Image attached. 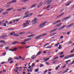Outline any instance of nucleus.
<instances>
[{
	"label": "nucleus",
	"instance_id": "nucleus-1",
	"mask_svg": "<svg viewBox=\"0 0 74 74\" xmlns=\"http://www.w3.org/2000/svg\"><path fill=\"white\" fill-rule=\"evenodd\" d=\"M38 21V18L36 17L34 18V19L31 21L32 22H34V23H32V25H34L38 23V21Z\"/></svg>",
	"mask_w": 74,
	"mask_h": 74
},
{
	"label": "nucleus",
	"instance_id": "nucleus-2",
	"mask_svg": "<svg viewBox=\"0 0 74 74\" xmlns=\"http://www.w3.org/2000/svg\"><path fill=\"white\" fill-rule=\"evenodd\" d=\"M74 54H72L70 56H67L64 57V59H68V58H73V57H74Z\"/></svg>",
	"mask_w": 74,
	"mask_h": 74
},
{
	"label": "nucleus",
	"instance_id": "nucleus-3",
	"mask_svg": "<svg viewBox=\"0 0 74 74\" xmlns=\"http://www.w3.org/2000/svg\"><path fill=\"white\" fill-rule=\"evenodd\" d=\"M47 34V33H45V34H44L41 35L40 36H38L35 38V39H37L38 38H40V37H42V36H46Z\"/></svg>",
	"mask_w": 74,
	"mask_h": 74
},
{
	"label": "nucleus",
	"instance_id": "nucleus-4",
	"mask_svg": "<svg viewBox=\"0 0 74 74\" xmlns=\"http://www.w3.org/2000/svg\"><path fill=\"white\" fill-rule=\"evenodd\" d=\"M33 14V13H31L29 14L28 15H26L25 16L23 17V19H24V18H27L28 17H30Z\"/></svg>",
	"mask_w": 74,
	"mask_h": 74
},
{
	"label": "nucleus",
	"instance_id": "nucleus-5",
	"mask_svg": "<svg viewBox=\"0 0 74 74\" xmlns=\"http://www.w3.org/2000/svg\"><path fill=\"white\" fill-rule=\"evenodd\" d=\"M71 16L70 15L67 17H66L64 18H63L62 20V21H65V20H66V19H69L71 18Z\"/></svg>",
	"mask_w": 74,
	"mask_h": 74
},
{
	"label": "nucleus",
	"instance_id": "nucleus-6",
	"mask_svg": "<svg viewBox=\"0 0 74 74\" xmlns=\"http://www.w3.org/2000/svg\"><path fill=\"white\" fill-rule=\"evenodd\" d=\"M47 22H48V21H46L40 24L39 25V26L40 27H40H41L42 26H45V23H47Z\"/></svg>",
	"mask_w": 74,
	"mask_h": 74
},
{
	"label": "nucleus",
	"instance_id": "nucleus-7",
	"mask_svg": "<svg viewBox=\"0 0 74 74\" xmlns=\"http://www.w3.org/2000/svg\"><path fill=\"white\" fill-rule=\"evenodd\" d=\"M72 2H73V1H69L68 2V3L67 4H66L65 5V6H68V5H69L71 3H72Z\"/></svg>",
	"mask_w": 74,
	"mask_h": 74
},
{
	"label": "nucleus",
	"instance_id": "nucleus-8",
	"mask_svg": "<svg viewBox=\"0 0 74 74\" xmlns=\"http://www.w3.org/2000/svg\"><path fill=\"white\" fill-rule=\"evenodd\" d=\"M52 2V0H48L46 1V3H47V5H48L49 4Z\"/></svg>",
	"mask_w": 74,
	"mask_h": 74
},
{
	"label": "nucleus",
	"instance_id": "nucleus-9",
	"mask_svg": "<svg viewBox=\"0 0 74 74\" xmlns=\"http://www.w3.org/2000/svg\"><path fill=\"white\" fill-rule=\"evenodd\" d=\"M36 5H37L36 4H34L32 5L31 6H30V8H34V7H36Z\"/></svg>",
	"mask_w": 74,
	"mask_h": 74
},
{
	"label": "nucleus",
	"instance_id": "nucleus-10",
	"mask_svg": "<svg viewBox=\"0 0 74 74\" xmlns=\"http://www.w3.org/2000/svg\"><path fill=\"white\" fill-rule=\"evenodd\" d=\"M74 24V23H72L71 24L67 26V28H69V27H71V26H73Z\"/></svg>",
	"mask_w": 74,
	"mask_h": 74
},
{
	"label": "nucleus",
	"instance_id": "nucleus-11",
	"mask_svg": "<svg viewBox=\"0 0 74 74\" xmlns=\"http://www.w3.org/2000/svg\"><path fill=\"white\" fill-rule=\"evenodd\" d=\"M31 40H32V38H27L26 39L24 40V41H25V42H26V41H29Z\"/></svg>",
	"mask_w": 74,
	"mask_h": 74
},
{
	"label": "nucleus",
	"instance_id": "nucleus-12",
	"mask_svg": "<svg viewBox=\"0 0 74 74\" xmlns=\"http://www.w3.org/2000/svg\"><path fill=\"white\" fill-rule=\"evenodd\" d=\"M41 52H42V51H39L37 53V54L36 55V56H38V55H39L41 53Z\"/></svg>",
	"mask_w": 74,
	"mask_h": 74
},
{
	"label": "nucleus",
	"instance_id": "nucleus-13",
	"mask_svg": "<svg viewBox=\"0 0 74 74\" xmlns=\"http://www.w3.org/2000/svg\"><path fill=\"white\" fill-rule=\"evenodd\" d=\"M63 14H64V13H62V14H60L57 17V18H59V17L62 16V15H63Z\"/></svg>",
	"mask_w": 74,
	"mask_h": 74
},
{
	"label": "nucleus",
	"instance_id": "nucleus-14",
	"mask_svg": "<svg viewBox=\"0 0 74 74\" xmlns=\"http://www.w3.org/2000/svg\"><path fill=\"white\" fill-rule=\"evenodd\" d=\"M13 10V8H10L9 9H8L6 10V11H10L11 10Z\"/></svg>",
	"mask_w": 74,
	"mask_h": 74
},
{
	"label": "nucleus",
	"instance_id": "nucleus-15",
	"mask_svg": "<svg viewBox=\"0 0 74 74\" xmlns=\"http://www.w3.org/2000/svg\"><path fill=\"white\" fill-rule=\"evenodd\" d=\"M52 45H51V46L49 45V46H47L46 47V48L47 49L49 48V49H50L51 48H52Z\"/></svg>",
	"mask_w": 74,
	"mask_h": 74
},
{
	"label": "nucleus",
	"instance_id": "nucleus-16",
	"mask_svg": "<svg viewBox=\"0 0 74 74\" xmlns=\"http://www.w3.org/2000/svg\"><path fill=\"white\" fill-rule=\"evenodd\" d=\"M11 1V3H12H12H16L17 2L16 0H13Z\"/></svg>",
	"mask_w": 74,
	"mask_h": 74
},
{
	"label": "nucleus",
	"instance_id": "nucleus-17",
	"mask_svg": "<svg viewBox=\"0 0 74 74\" xmlns=\"http://www.w3.org/2000/svg\"><path fill=\"white\" fill-rule=\"evenodd\" d=\"M62 25V23H59L58 24H57L56 25V27H59V26H60Z\"/></svg>",
	"mask_w": 74,
	"mask_h": 74
},
{
	"label": "nucleus",
	"instance_id": "nucleus-18",
	"mask_svg": "<svg viewBox=\"0 0 74 74\" xmlns=\"http://www.w3.org/2000/svg\"><path fill=\"white\" fill-rule=\"evenodd\" d=\"M43 60H45V62H47V60H49V58H47V59H46V58H44Z\"/></svg>",
	"mask_w": 74,
	"mask_h": 74
},
{
	"label": "nucleus",
	"instance_id": "nucleus-19",
	"mask_svg": "<svg viewBox=\"0 0 74 74\" xmlns=\"http://www.w3.org/2000/svg\"><path fill=\"white\" fill-rule=\"evenodd\" d=\"M30 22V21H25V22H26V23H27V25H29V23Z\"/></svg>",
	"mask_w": 74,
	"mask_h": 74
},
{
	"label": "nucleus",
	"instance_id": "nucleus-20",
	"mask_svg": "<svg viewBox=\"0 0 74 74\" xmlns=\"http://www.w3.org/2000/svg\"><path fill=\"white\" fill-rule=\"evenodd\" d=\"M3 9L1 8H0V14L2 13V12H3Z\"/></svg>",
	"mask_w": 74,
	"mask_h": 74
},
{
	"label": "nucleus",
	"instance_id": "nucleus-21",
	"mask_svg": "<svg viewBox=\"0 0 74 74\" xmlns=\"http://www.w3.org/2000/svg\"><path fill=\"white\" fill-rule=\"evenodd\" d=\"M25 32H19L18 33L19 34H20V35H21V34H24Z\"/></svg>",
	"mask_w": 74,
	"mask_h": 74
},
{
	"label": "nucleus",
	"instance_id": "nucleus-22",
	"mask_svg": "<svg viewBox=\"0 0 74 74\" xmlns=\"http://www.w3.org/2000/svg\"><path fill=\"white\" fill-rule=\"evenodd\" d=\"M8 13V12H6L3 13L2 14L3 15H6V14H7Z\"/></svg>",
	"mask_w": 74,
	"mask_h": 74
},
{
	"label": "nucleus",
	"instance_id": "nucleus-23",
	"mask_svg": "<svg viewBox=\"0 0 74 74\" xmlns=\"http://www.w3.org/2000/svg\"><path fill=\"white\" fill-rule=\"evenodd\" d=\"M59 45V43L58 42L55 44V47H58V45Z\"/></svg>",
	"mask_w": 74,
	"mask_h": 74
},
{
	"label": "nucleus",
	"instance_id": "nucleus-24",
	"mask_svg": "<svg viewBox=\"0 0 74 74\" xmlns=\"http://www.w3.org/2000/svg\"><path fill=\"white\" fill-rule=\"evenodd\" d=\"M17 50V49H16V47H14V49L13 50H11L12 51H16Z\"/></svg>",
	"mask_w": 74,
	"mask_h": 74
},
{
	"label": "nucleus",
	"instance_id": "nucleus-25",
	"mask_svg": "<svg viewBox=\"0 0 74 74\" xmlns=\"http://www.w3.org/2000/svg\"><path fill=\"white\" fill-rule=\"evenodd\" d=\"M18 42L17 41H15L12 42V45H14V44H16Z\"/></svg>",
	"mask_w": 74,
	"mask_h": 74
},
{
	"label": "nucleus",
	"instance_id": "nucleus-26",
	"mask_svg": "<svg viewBox=\"0 0 74 74\" xmlns=\"http://www.w3.org/2000/svg\"><path fill=\"white\" fill-rule=\"evenodd\" d=\"M29 11H27L25 13V15H27L29 13Z\"/></svg>",
	"mask_w": 74,
	"mask_h": 74
},
{
	"label": "nucleus",
	"instance_id": "nucleus-27",
	"mask_svg": "<svg viewBox=\"0 0 74 74\" xmlns=\"http://www.w3.org/2000/svg\"><path fill=\"white\" fill-rule=\"evenodd\" d=\"M4 22V20H2V21H1L0 22V23H1V25H2V24H3V23Z\"/></svg>",
	"mask_w": 74,
	"mask_h": 74
},
{
	"label": "nucleus",
	"instance_id": "nucleus-28",
	"mask_svg": "<svg viewBox=\"0 0 74 74\" xmlns=\"http://www.w3.org/2000/svg\"><path fill=\"white\" fill-rule=\"evenodd\" d=\"M36 58V56H33L31 57L32 59H34V58Z\"/></svg>",
	"mask_w": 74,
	"mask_h": 74
},
{
	"label": "nucleus",
	"instance_id": "nucleus-29",
	"mask_svg": "<svg viewBox=\"0 0 74 74\" xmlns=\"http://www.w3.org/2000/svg\"><path fill=\"white\" fill-rule=\"evenodd\" d=\"M28 68L29 69H30V70H32L33 69V67L31 66H29Z\"/></svg>",
	"mask_w": 74,
	"mask_h": 74
},
{
	"label": "nucleus",
	"instance_id": "nucleus-30",
	"mask_svg": "<svg viewBox=\"0 0 74 74\" xmlns=\"http://www.w3.org/2000/svg\"><path fill=\"white\" fill-rule=\"evenodd\" d=\"M5 35L0 36V38H5Z\"/></svg>",
	"mask_w": 74,
	"mask_h": 74
},
{
	"label": "nucleus",
	"instance_id": "nucleus-31",
	"mask_svg": "<svg viewBox=\"0 0 74 74\" xmlns=\"http://www.w3.org/2000/svg\"><path fill=\"white\" fill-rule=\"evenodd\" d=\"M1 43H5V41H4L3 40H1L0 41Z\"/></svg>",
	"mask_w": 74,
	"mask_h": 74
},
{
	"label": "nucleus",
	"instance_id": "nucleus-32",
	"mask_svg": "<svg viewBox=\"0 0 74 74\" xmlns=\"http://www.w3.org/2000/svg\"><path fill=\"white\" fill-rule=\"evenodd\" d=\"M14 58L15 59H16V60H19V58H18V57H14Z\"/></svg>",
	"mask_w": 74,
	"mask_h": 74
},
{
	"label": "nucleus",
	"instance_id": "nucleus-33",
	"mask_svg": "<svg viewBox=\"0 0 74 74\" xmlns=\"http://www.w3.org/2000/svg\"><path fill=\"white\" fill-rule=\"evenodd\" d=\"M31 36V37H34V36H36V35L34 34H33L30 35Z\"/></svg>",
	"mask_w": 74,
	"mask_h": 74
},
{
	"label": "nucleus",
	"instance_id": "nucleus-34",
	"mask_svg": "<svg viewBox=\"0 0 74 74\" xmlns=\"http://www.w3.org/2000/svg\"><path fill=\"white\" fill-rule=\"evenodd\" d=\"M21 1H29V0H21Z\"/></svg>",
	"mask_w": 74,
	"mask_h": 74
},
{
	"label": "nucleus",
	"instance_id": "nucleus-35",
	"mask_svg": "<svg viewBox=\"0 0 74 74\" xmlns=\"http://www.w3.org/2000/svg\"><path fill=\"white\" fill-rule=\"evenodd\" d=\"M17 11H22V10L21 9H17Z\"/></svg>",
	"mask_w": 74,
	"mask_h": 74
},
{
	"label": "nucleus",
	"instance_id": "nucleus-36",
	"mask_svg": "<svg viewBox=\"0 0 74 74\" xmlns=\"http://www.w3.org/2000/svg\"><path fill=\"white\" fill-rule=\"evenodd\" d=\"M13 34H15V32H13L10 33V35H13Z\"/></svg>",
	"mask_w": 74,
	"mask_h": 74
},
{
	"label": "nucleus",
	"instance_id": "nucleus-37",
	"mask_svg": "<svg viewBox=\"0 0 74 74\" xmlns=\"http://www.w3.org/2000/svg\"><path fill=\"white\" fill-rule=\"evenodd\" d=\"M14 30L13 28H9L8 29V30Z\"/></svg>",
	"mask_w": 74,
	"mask_h": 74
},
{
	"label": "nucleus",
	"instance_id": "nucleus-38",
	"mask_svg": "<svg viewBox=\"0 0 74 74\" xmlns=\"http://www.w3.org/2000/svg\"><path fill=\"white\" fill-rule=\"evenodd\" d=\"M58 60L55 61L54 62H53L52 63H56V62H58Z\"/></svg>",
	"mask_w": 74,
	"mask_h": 74
},
{
	"label": "nucleus",
	"instance_id": "nucleus-39",
	"mask_svg": "<svg viewBox=\"0 0 74 74\" xmlns=\"http://www.w3.org/2000/svg\"><path fill=\"white\" fill-rule=\"evenodd\" d=\"M35 72H38V71L39 69H35Z\"/></svg>",
	"mask_w": 74,
	"mask_h": 74
},
{
	"label": "nucleus",
	"instance_id": "nucleus-40",
	"mask_svg": "<svg viewBox=\"0 0 74 74\" xmlns=\"http://www.w3.org/2000/svg\"><path fill=\"white\" fill-rule=\"evenodd\" d=\"M63 29V27H61L59 28V29H58V30H61V29Z\"/></svg>",
	"mask_w": 74,
	"mask_h": 74
},
{
	"label": "nucleus",
	"instance_id": "nucleus-41",
	"mask_svg": "<svg viewBox=\"0 0 74 74\" xmlns=\"http://www.w3.org/2000/svg\"><path fill=\"white\" fill-rule=\"evenodd\" d=\"M14 36H15V37H18V36H19V34H15L14 35Z\"/></svg>",
	"mask_w": 74,
	"mask_h": 74
},
{
	"label": "nucleus",
	"instance_id": "nucleus-42",
	"mask_svg": "<svg viewBox=\"0 0 74 74\" xmlns=\"http://www.w3.org/2000/svg\"><path fill=\"white\" fill-rule=\"evenodd\" d=\"M15 21L16 22H19V21H20V19H15Z\"/></svg>",
	"mask_w": 74,
	"mask_h": 74
},
{
	"label": "nucleus",
	"instance_id": "nucleus-43",
	"mask_svg": "<svg viewBox=\"0 0 74 74\" xmlns=\"http://www.w3.org/2000/svg\"><path fill=\"white\" fill-rule=\"evenodd\" d=\"M56 23H57V22L56 21L53 23V25H55V24H56Z\"/></svg>",
	"mask_w": 74,
	"mask_h": 74
},
{
	"label": "nucleus",
	"instance_id": "nucleus-44",
	"mask_svg": "<svg viewBox=\"0 0 74 74\" xmlns=\"http://www.w3.org/2000/svg\"><path fill=\"white\" fill-rule=\"evenodd\" d=\"M56 34V33H54L53 34H52L51 35V36H53V35H54V34Z\"/></svg>",
	"mask_w": 74,
	"mask_h": 74
},
{
	"label": "nucleus",
	"instance_id": "nucleus-45",
	"mask_svg": "<svg viewBox=\"0 0 74 74\" xmlns=\"http://www.w3.org/2000/svg\"><path fill=\"white\" fill-rule=\"evenodd\" d=\"M11 60H12V58H9L8 59V61H10Z\"/></svg>",
	"mask_w": 74,
	"mask_h": 74
},
{
	"label": "nucleus",
	"instance_id": "nucleus-46",
	"mask_svg": "<svg viewBox=\"0 0 74 74\" xmlns=\"http://www.w3.org/2000/svg\"><path fill=\"white\" fill-rule=\"evenodd\" d=\"M44 66V65L42 64H41L40 65V67H43Z\"/></svg>",
	"mask_w": 74,
	"mask_h": 74
},
{
	"label": "nucleus",
	"instance_id": "nucleus-47",
	"mask_svg": "<svg viewBox=\"0 0 74 74\" xmlns=\"http://www.w3.org/2000/svg\"><path fill=\"white\" fill-rule=\"evenodd\" d=\"M71 32V31H69L68 32H67V35H69L70 34V33Z\"/></svg>",
	"mask_w": 74,
	"mask_h": 74
},
{
	"label": "nucleus",
	"instance_id": "nucleus-48",
	"mask_svg": "<svg viewBox=\"0 0 74 74\" xmlns=\"http://www.w3.org/2000/svg\"><path fill=\"white\" fill-rule=\"evenodd\" d=\"M27 23H24L23 24V26H25V25H27Z\"/></svg>",
	"mask_w": 74,
	"mask_h": 74
},
{
	"label": "nucleus",
	"instance_id": "nucleus-49",
	"mask_svg": "<svg viewBox=\"0 0 74 74\" xmlns=\"http://www.w3.org/2000/svg\"><path fill=\"white\" fill-rule=\"evenodd\" d=\"M49 43H47L44 46V47H46V46H47V45H49Z\"/></svg>",
	"mask_w": 74,
	"mask_h": 74
},
{
	"label": "nucleus",
	"instance_id": "nucleus-50",
	"mask_svg": "<svg viewBox=\"0 0 74 74\" xmlns=\"http://www.w3.org/2000/svg\"><path fill=\"white\" fill-rule=\"evenodd\" d=\"M25 44H26V42H22L21 43V44H23V45Z\"/></svg>",
	"mask_w": 74,
	"mask_h": 74
},
{
	"label": "nucleus",
	"instance_id": "nucleus-51",
	"mask_svg": "<svg viewBox=\"0 0 74 74\" xmlns=\"http://www.w3.org/2000/svg\"><path fill=\"white\" fill-rule=\"evenodd\" d=\"M10 7V5H6L5 6V8H7V7Z\"/></svg>",
	"mask_w": 74,
	"mask_h": 74
},
{
	"label": "nucleus",
	"instance_id": "nucleus-52",
	"mask_svg": "<svg viewBox=\"0 0 74 74\" xmlns=\"http://www.w3.org/2000/svg\"><path fill=\"white\" fill-rule=\"evenodd\" d=\"M9 48H10V47H5V49L6 50H7L8 49H9Z\"/></svg>",
	"mask_w": 74,
	"mask_h": 74
},
{
	"label": "nucleus",
	"instance_id": "nucleus-53",
	"mask_svg": "<svg viewBox=\"0 0 74 74\" xmlns=\"http://www.w3.org/2000/svg\"><path fill=\"white\" fill-rule=\"evenodd\" d=\"M64 56V55H62L60 56V58H63Z\"/></svg>",
	"mask_w": 74,
	"mask_h": 74
},
{
	"label": "nucleus",
	"instance_id": "nucleus-54",
	"mask_svg": "<svg viewBox=\"0 0 74 74\" xmlns=\"http://www.w3.org/2000/svg\"><path fill=\"white\" fill-rule=\"evenodd\" d=\"M50 6H51V5H50L47 6L46 7L47 9H48V8H49V7H50Z\"/></svg>",
	"mask_w": 74,
	"mask_h": 74
},
{
	"label": "nucleus",
	"instance_id": "nucleus-55",
	"mask_svg": "<svg viewBox=\"0 0 74 74\" xmlns=\"http://www.w3.org/2000/svg\"><path fill=\"white\" fill-rule=\"evenodd\" d=\"M12 4L11 1L7 3V4Z\"/></svg>",
	"mask_w": 74,
	"mask_h": 74
},
{
	"label": "nucleus",
	"instance_id": "nucleus-56",
	"mask_svg": "<svg viewBox=\"0 0 74 74\" xmlns=\"http://www.w3.org/2000/svg\"><path fill=\"white\" fill-rule=\"evenodd\" d=\"M42 15H38L37 16V17H40V16H42Z\"/></svg>",
	"mask_w": 74,
	"mask_h": 74
},
{
	"label": "nucleus",
	"instance_id": "nucleus-57",
	"mask_svg": "<svg viewBox=\"0 0 74 74\" xmlns=\"http://www.w3.org/2000/svg\"><path fill=\"white\" fill-rule=\"evenodd\" d=\"M41 5H37V7H38V8H40V7H41Z\"/></svg>",
	"mask_w": 74,
	"mask_h": 74
},
{
	"label": "nucleus",
	"instance_id": "nucleus-58",
	"mask_svg": "<svg viewBox=\"0 0 74 74\" xmlns=\"http://www.w3.org/2000/svg\"><path fill=\"white\" fill-rule=\"evenodd\" d=\"M63 52H62L61 53H59V55H63Z\"/></svg>",
	"mask_w": 74,
	"mask_h": 74
},
{
	"label": "nucleus",
	"instance_id": "nucleus-59",
	"mask_svg": "<svg viewBox=\"0 0 74 74\" xmlns=\"http://www.w3.org/2000/svg\"><path fill=\"white\" fill-rule=\"evenodd\" d=\"M22 59V57L19 56H18V59Z\"/></svg>",
	"mask_w": 74,
	"mask_h": 74
},
{
	"label": "nucleus",
	"instance_id": "nucleus-60",
	"mask_svg": "<svg viewBox=\"0 0 74 74\" xmlns=\"http://www.w3.org/2000/svg\"><path fill=\"white\" fill-rule=\"evenodd\" d=\"M47 70H45V71L44 72V73H43L44 74H45V73H47Z\"/></svg>",
	"mask_w": 74,
	"mask_h": 74
},
{
	"label": "nucleus",
	"instance_id": "nucleus-61",
	"mask_svg": "<svg viewBox=\"0 0 74 74\" xmlns=\"http://www.w3.org/2000/svg\"><path fill=\"white\" fill-rule=\"evenodd\" d=\"M25 9H26V8H22V10H25Z\"/></svg>",
	"mask_w": 74,
	"mask_h": 74
},
{
	"label": "nucleus",
	"instance_id": "nucleus-62",
	"mask_svg": "<svg viewBox=\"0 0 74 74\" xmlns=\"http://www.w3.org/2000/svg\"><path fill=\"white\" fill-rule=\"evenodd\" d=\"M57 23H58V22H60L61 21L60 20H59L56 21Z\"/></svg>",
	"mask_w": 74,
	"mask_h": 74
},
{
	"label": "nucleus",
	"instance_id": "nucleus-63",
	"mask_svg": "<svg viewBox=\"0 0 74 74\" xmlns=\"http://www.w3.org/2000/svg\"><path fill=\"white\" fill-rule=\"evenodd\" d=\"M65 73H66V71H64L62 73V74H64Z\"/></svg>",
	"mask_w": 74,
	"mask_h": 74
},
{
	"label": "nucleus",
	"instance_id": "nucleus-64",
	"mask_svg": "<svg viewBox=\"0 0 74 74\" xmlns=\"http://www.w3.org/2000/svg\"><path fill=\"white\" fill-rule=\"evenodd\" d=\"M4 63H5V62H3L1 63V64H4Z\"/></svg>",
	"mask_w": 74,
	"mask_h": 74
}]
</instances>
